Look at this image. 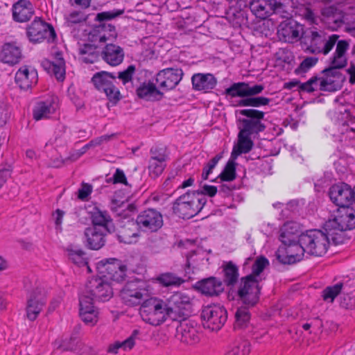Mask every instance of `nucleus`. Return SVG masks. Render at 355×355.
I'll return each mask as SVG.
<instances>
[{
    "label": "nucleus",
    "instance_id": "obj_1",
    "mask_svg": "<svg viewBox=\"0 0 355 355\" xmlns=\"http://www.w3.org/2000/svg\"><path fill=\"white\" fill-rule=\"evenodd\" d=\"M349 43L346 40L338 42L336 51L329 58V67L300 85L302 92L311 93L315 91L333 92L339 90L345 80V76L339 71L347 64L346 52Z\"/></svg>",
    "mask_w": 355,
    "mask_h": 355
},
{
    "label": "nucleus",
    "instance_id": "obj_2",
    "mask_svg": "<svg viewBox=\"0 0 355 355\" xmlns=\"http://www.w3.org/2000/svg\"><path fill=\"white\" fill-rule=\"evenodd\" d=\"M322 21L332 31H336L343 25L347 28L355 25V1L340 2L338 7L331 6L324 8L321 12Z\"/></svg>",
    "mask_w": 355,
    "mask_h": 355
},
{
    "label": "nucleus",
    "instance_id": "obj_3",
    "mask_svg": "<svg viewBox=\"0 0 355 355\" xmlns=\"http://www.w3.org/2000/svg\"><path fill=\"white\" fill-rule=\"evenodd\" d=\"M264 89L263 85L250 84L245 82L233 83L225 89L224 94L231 98H242L237 106L259 107L269 105L271 99L264 96H256Z\"/></svg>",
    "mask_w": 355,
    "mask_h": 355
},
{
    "label": "nucleus",
    "instance_id": "obj_4",
    "mask_svg": "<svg viewBox=\"0 0 355 355\" xmlns=\"http://www.w3.org/2000/svg\"><path fill=\"white\" fill-rule=\"evenodd\" d=\"M355 229V210L352 207H338L325 222L323 230L332 236V243L339 245L344 242V232Z\"/></svg>",
    "mask_w": 355,
    "mask_h": 355
},
{
    "label": "nucleus",
    "instance_id": "obj_5",
    "mask_svg": "<svg viewBox=\"0 0 355 355\" xmlns=\"http://www.w3.org/2000/svg\"><path fill=\"white\" fill-rule=\"evenodd\" d=\"M336 34L328 35L324 31L313 27L305 30L301 47L307 53L327 55L340 41Z\"/></svg>",
    "mask_w": 355,
    "mask_h": 355
},
{
    "label": "nucleus",
    "instance_id": "obj_6",
    "mask_svg": "<svg viewBox=\"0 0 355 355\" xmlns=\"http://www.w3.org/2000/svg\"><path fill=\"white\" fill-rule=\"evenodd\" d=\"M206 202V197L200 192H187L175 200L172 209L180 218L189 219L196 216Z\"/></svg>",
    "mask_w": 355,
    "mask_h": 355
},
{
    "label": "nucleus",
    "instance_id": "obj_7",
    "mask_svg": "<svg viewBox=\"0 0 355 355\" xmlns=\"http://www.w3.org/2000/svg\"><path fill=\"white\" fill-rule=\"evenodd\" d=\"M332 236L325 230H309L300 235V242L306 253L316 257L323 256L327 251Z\"/></svg>",
    "mask_w": 355,
    "mask_h": 355
},
{
    "label": "nucleus",
    "instance_id": "obj_8",
    "mask_svg": "<svg viewBox=\"0 0 355 355\" xmlns=\"http://www.w3.org/2000/svg\"><path fill=\"white\" fill-rule=\"evenodd\" d=\"M139 313L144 322L153 326L159 325L168 318L166 302L157 298L145 300L140 307Z\"/></svg>",
    "mask_w": 355,
    "mask_h": 355
},
{
    "label": "nucleus",
    "instance_id": "obj_9",
    "mask_svg": "<svg viewBox=\"0 0 355 355\" xmlns=\"http://www.w3.org/2000/svg\"><path fill=\"white\" fill-rule=\"evenodd\" d=\"M166 303L168 318L172 320H184L191 313V300L184 293H173Z\"/></svg>",
    "mask_w": 355,
    "mask_h": 355
},
{
    "label": "nucleus",
    "instance_id": "obj_10",
    "mask_svg": "<svg viewBox=\"0 0 355 355\" xmlns=\"http://www.w3.org/2000/svg\"><path fill=\"white\" fill-rule=\"evenodd\" d=\"M116 80L114 73L101 71L93 76L92 82L96 89L106 94L110 101L116 103L121 98L120 92L114 85Z\"/></svg>",
    "mask_w": 355,
    "mask_h": 355
},
{
    "label": "nucleus",
    "instance_id": "obj_11",
    "mask_svg": "<svg viewBox=\"0 0 355 355\" xmlns=\"http://www.w3.org/2000/svg\"><path fill=\"white\" fill-rule=\"evenodd\" d=\"M239 114L245 118L239 119L241 124L240 131L247 134L257 135L263 132L266 128L262 122L264 119L265 112L255 109H244L239 111Z\"/></svg>",
    "mask_w": 355,
    "mask_h": 355
},
{
    "label": "nucleus",
    "instance_id": "obj_12",
    "mask_svg": "<svg viewBox=\"0 0 355 355\" xmlns=\"http://www.w3.org/2000/svg\"><path fill=\"white\" fill-rule=\"evenodd\" d=\"M148 291L145 284L139 280L128 282L120 291V297L127 306L139 305L147 296Z\"/></svg>",
    "mask_w": 355,
    "mask_h": 355
},
{
    "label": "nucleus",
    "instance_id": "obj_13",
    "mask_svg": "<svg viewBox=\"0 0 355 355\" xmlns=\"http://www.w3.org/2000/svg\"><path fill=\"white\" fill-rule=\"evenodd\" d=\"M203 325L211 331H218L225 324L227 318L226 309L219 304L205 307L201 313Z\"/></svg>",
    "mask_w": 355,
    "mask_h": 355
},
{
    "label": "nucleus",
    "instance_id": "obj_14",
    "mask_svg": "<svg viewBox=\"0 0 355 355\" xmlns=\"http://www.w3.org/2000/svg\"><path fill=\"white\" fill-rule=\"evenodd\" d=\"M277 252V260L284 264H293L301 261L306 252L304 246L300 242V236L297 241L293 239L288 243H282Z\"/></svg>",
    "mask_w": 355,
    "mask_h": 355
},
{
    "label": "nucleus",
    "instance_id": "obj_15",
    "mask_svg": "<svg viewBox=\"0 0 355 355\" xmlns=\"http://www.w3.org/2000/svg\"><path fill=\"white\" fill-rule=\"evenodd\" d=\"M26 35L32 43H40L44 40L53 41L56 37L52 25L36 17L26 28Z\"/></svg>",
    "mask_w": 355,
    "mask_h": 355
},
{
    "label": "nucleus",
    "instance_id": "obj_16",
    "mask_svg": "<svg viewBox=\"0 0 355 355\" xmlns=\"http://www.w3.org/2000/svg\"><path fill=\"white\" fill-rule=\"evenodd\" d=\"M259 283V280L252 275H247L241 279L238 295L246 306H253L257 303L261 289Z\"/></svg>",
    "mask_w": 355,
    "mask_h": 355
},
{
    "label": "nucleus",
    "instance_id": "obj_17",
    "mask_svg": "<svg viewBox=\"0 0 355 355\" xmlns=\"http://www.w3.org/2000/svg\"><path fill=\"white\" fill-rule=\"evenodd\" d=\"M82 294L91 296L93 300L106 302L113 295L110 284L102 277H92L88 279L85 289Z\"/></svg>",
    "mask_w": 355,
    "mask_h": 355
},
{
    "label": "nucleus",
    "instance_id": "obj_18",
    "mask_svg": "<svg viewBox=\"0 0 355 355\" xmlns=\"http://www.w3.org/2000/svg\"><path fill=\"white\" fill-rule=\"evenodd\" d=\"M250 10L261 19H266L272 14H279L282 17L286 12V6L277 0H254L250 3Z\"/></svg>",
    "mask_w": 355,
    "mask_h": 355
},
{
    "label": "nucleus",
    "instance_id": "obj_19",
    "mask_svg": "<svg viewBox=\"0 0 355 355\" xmlns=\"http://www.w3.org/2000/svg\"><path fill=\"white\" fill-rule=\"evenodd\" d=\"M304 26L293 19H288L279 24L277 28V36L281 41L295 43L302 40Z\"/></svg>",
    "mask_w": 355,
    "mask_h": 355
},
{
    "label": "nucleus",
    "instance_id": "obj_20",
    "mask_svg": "<svg viewBox=\"0 0 355 355\" xmlns=\"http://www.w3.org/2000/svg\"><path fill=\"white\" fill-rule=\"evenodd\" d=\"M136 221L144 232H157L163 225L162 215L155 209H148L140 212Z\"/></svg>",
    "mask_w": 355,
    "mask_h": 355
},
{
    "label": "nucleus",
    "instance_id": "obj_21",
    "mask_svg": "<svg viewBox=\"0 0 355 355\" xmlns=\"http://www.w3.org/2000/svg\"><path fill=\"white\" fill-rule=\"evenodd\" d=\"M99 269L103 275L102 278L106 281L112 280L120 282L124 279L125 276L126 266L116 259L101 261Z\"/></svg>",
    "mask_w": 355,
    "mask_h": 355
},
{
    "label": "nucleus",
    "instance_id": "obj_22",
    "mask_svg": "<svg viewBox=\"0 0 355 355\" xmlns=\"http://www.w3.org/2000/svg\"><path fill=\"white\" fill-rule=\"evenodd\" d=\"M184 73L179 68H166L159 71L155 78L158 87L168 91L174 89L181 81Z\"/></svg>",
    "mask_w": 355,
    "mask_h": 355
},
{
    "label": "nucleus",
    "instance_id": "obj_23",
    "mask_svg": "<svg viewBox=\"0 0 355 355\" xmlns=\"http://www.w3.org/2000/svg\"><path fill=\"white\" fill-rule=\"evenodd\" d=\"M93 298L85 294L79 297V315L81 320L89 326H94L99 318L98 309L94 306Z\"/></svg>",
    "mask_w": 355,
    "mask_h": 355
},
{
    "label": "nucleus",
    "instance_id": "obj_24",
    "mask_svg": "<svg viewBox=\"0 0 355 355\" xmlns=\"http://www.w3.org/2000/svg\"><path fill=\"white\" fill-rule=\"evenodd\" d=\"M180 323L176 327V338L181 343L187 345H194L200 341V334L198 327L193 322L185 320H180Z\"/></svg>",
    "mask_w": 355,
    "mask_h": 355
},
{
    "label": "nucleus",
    "instance_id": "obj_25",
    "mask_svg": "<svg viewBox=\"0 0 355 355\" xmlns=\"http://www.w3.org/2000/svg\"><path fill=\"white\" fill-rule=\"evenodd\" d=\"M139 227L133 220H123L117 229V238L120 243L132 244L137 242L139 237Z\"/></svg>",
    "mask_w": 355,
    "mask_h": 355
},
{
    "label": "nucleus",
    "instance_id": "obj_26",
    "mask_svg": "<svg viewBox=\"0 0 355 355\" xmlns=\"http://www.w3.org/2000/svg\"><path fill=\"white\" fill-rule=\"evenodd\" d=\"M46 304V299L40 289L37 288L30 293L27 298L26 313L28 320L34 321Z\"/></svg>",
    "mask_w": 355,
    "mask_h": 355
},
{
    "label": "nucleus",
    "instance_id": "obj_27",
    "mask_svg": "<svg viewBox=\"0 0 355 355\" xmlns=\"http://www.w3.org/2000/svg\"><path fill=\"white\" fill-rule=\"evenodd\" d=\"M58 108V98L56 96H51L45 101H39L33 111V119L36 121L49 119Z\"/></svg>",
    "mask_w": 355,
    "mask_h": 355
},
{
    "label": "nucleus",
    "instance_id": "obj_28",
    "mask_svg": "<svg viewBox=\"0 0 355 355\" xmlns=\"http://www.w3.org/2000/svg\"><path fill=\"white\" fill-rule=\"evenodd\" d=\"M15 80L21 89L27 90L37 83V72L33 67L22 66L16 72Z\"/></svg>",
    "mask_w": 355,
    "mask_h": 355
},
{
    "label": "nucleus",
    "instance_id": "obj_29",
    "mask_svg": "<svg viewBox=\"0 0 355 355\" xmlns=\"http://www.w3.org/2000/svg\"><path fill=\"white\" fill-rule=\"evenodd\" d=\"M12 14L15 21L24 23L32 18L35 14V10L30 1L19 0L12 5Z\"/></svg>",
    "mask_w": 355,
    "mask_h": 355
},
{
    "label": "nucleus",
    "instance_id": "obj_30",
    "mask_svg": "<svg viewBox=\"0 0 355 355\" xmlns=\"http://www.w3.org/2000/svg\"><path fill=\"white\" fill-rule=\"evenodd\" d=\"M101 55L102 59L109 65H119L124 59V51L120 46L114 44H107L103 49Z\"/></svg>",
    "mask_w": 355,
    "mask_h": 355
},
{
    "label": "nucleus",
    "instance_id": "obj_31",
    "mask_svg": "<svg viewBox=\"0 0 355 355\" xmlns=\"http://www.w3.org/2000/svg\"><path fill=\"white\" fill-rule=\"evenodd\" d=\"M191 83L195 91L207 93L216 87L217 80L211 73H198L192 76Z\"/></svg>",
    "mask_w": 355,
    "mask_h": 355
},
{
    "label": "nucleus",
    "instance_id": "obj_32",
    "mask_svg": "<svg viewBox=\"0 0 355 355\" xmlns=\"http://www.w3.org/2000/svg\"><path fill=\"white\" fill-rule=\"evenodd\" d=\"M42 65L45 70L49 74L53 75L58 80H64L65 78V62L61 53H56L53 61L45 60Z\"/></svg>",
    "mask_w": 355,
    "mask_h": 355
},
{
    "label": "nucleus",
    "instance_id": "obj_33",
    "mask_svg": "<svg viewBox=\"0 0 355 355\" xmlns=\"http://www.w3.org/2000/svg\"><path fill=\"white\" fill-rule=\"evenodd\" d=\"M196 288L207 296H218L224 291L223 282L214 277L198 282Z\"/></svg>",
    "mask_w": 355,
    "mask_h": 355
},
{
    "label": "nucleus",
    "instance_id": "obj_34",
    "mask_svg": "<svg viewBox=\"0 0 355 355\" xmlns=\"http://www.w3.org/2000/svg\"><path fill=\"white\" fill-rule=\"evenodd\" d=\"M115 27L110 24L103 23L96 26L90 34L92 42L100 43L112 40L116 37Z\"/></svg>",
    "mask_w": 355,
    "mask_h": 355
},
{
    "label": "nucleus",
    "instance_id": "obj_35",
    "mask_svg": "<svg viewBox=\"0 0 355 355\" xmlns=\"http://www.w3.org/2000/svg\"><path fill=\"white\" fill-rule=\"evenodd\" d=\"M107 233L98 230L96 227L86 228L84 234L88 248L96 250L101 248L105 245V236Z\"/></svg>",
    "mask_w": 355,
    "mask_h": 355
},
{
    "label": "nucleus",
    "instance_id": "obj_36",
    "mask_svg": "<svg viewBox=\"0 0 355 355\" xmlns=\"http://www.w3.org/2000/svg\"><path fill=\"white\" fill-rule=\"evenodd\" d=\"M21 57V49L16 43H6L2 46L0 58L3 62L15 64L20 61Z\"/></svg>",
    "mask_w": 355,
    "mask_h": 355
},
{
    "label": "nucleus",
    "instance_id": "obj_37",
    "mask_svg": "<svg viewBox=\"0 0 355 355\" xmlns=\"http://www.w3.org/2000/svg\"><path fill=\"white\" fill-rule=\"evenodd\" d=\"M92 227L110 232L112 228V220L107 211L95 208L92 212Z\"/></svg>",
    "mask_w": 355,
    "mask_h": 355
},
{
    "label": "nucleus",
    "instance_id": "obj_38",
    "mask_svg": "<svg viewBox=\"0 0 355 355\" xmlns=\"http://www.w3.org/2000/svg\"><path fill=\"white\" fill-rule=\"evenodd\" d=\"M137 96L147 101H158L162 98L161 92L153 83H144L137 89Z\"/></svg>",
    "mask_w": 355,
    "mask_h": 355
},
{
    "label": "nucleus",
    "instance_id": "obj_39",
    "mask_svg": "<svg viewBox=\"0 0 355 355\" xmlns=\"http://www.w3.org/2000/svg\"><path fill=\"white\" fill-rule=\"evenodd\" d=\"M139 334V331L135 329L131 335L125 340L122 342H115L114 344L110 345L107 349V352L112 354H117L119 349L123 350H130L135 345V340Z\"/></svg>",
    "mask_w": 355,
    "mask_h": 355
},
{
    "label": "nucleus",
    "instance_id": "obj_40",
    "mask_svg": "<svg viewBox=\"0 0 355 355\" xmlns=\"http://www.w3.org/2000/svg\"><path fill=\"white\" fill-rule=\"evenodd\" d=\"M251 134H247L239 131L238 138L239 143L237 149L235 148L232 153V157H236L237 155L242 153H249L253 147V141L250 138Z\"/></svg>",
    "mask_w": 355,
    "mask_h": 355
},
{
    "label": "nucleus",
    "instance_id": "obj_41",
    "mask_svg": "<svg viewBox=\"0 0 355 355\" xmlns=\"http://www.w3.org/2000/svg\"><path fill=\"white\" fill-rule=\"evenodd\" d=\"M342 292H348V284L339 282L326 287L322 291V298L324 301L332 303Z\"/></svg>",
    "mask_w": 355,
    "mask_h": 355
},
{
    "label": "nucleus",
    "instance_id": "obj_42",
    "mask_svg": "<svg viewBox=\"0 0 355 355\" xmlns=\"http://www.w3.org/2000/svg\"><path fill=\"white\" fill-rule=\"evenodd\" d=\"M299 232L300 226L298 223L293 221L286 222L281 229L279 240L282 243H288L293 239L295 240V235L298 234Z\"/></svg>",
    "mask_w": 355,
    "mask_h": 355
},
{
    "label": "nucleus",
    "instance_id": "obj_43",
    "mask_svg": "<svg viewBox=\"0 0 355 355\" xmlns=\"http://www.w3.org/2000/svg\"><path fill=\"white\" fill-rule=\"evenodd\" d=\"M79 54L80 55V59L82 62L87 64H92L95 62L99 57L98 51L97 48L90 44H85L80 48Z\"/></svg>",
    "mask_w": 355,
    "mask_h": 355
},
{
    "label": "nucleus",
    "instance_id": "obj_44",
    "mask_svg": "<svg viewBox=\"0 0 355 355\" xmlns=\"http://www.w3.org/2000/svg\"><path fill=\"white\" fill-rule=\"evenodd\" d=\"M224 282L228 286H233L239 279V268L232 261H229L223 266Z\"/></svg>",
    "mask_w": 355,
    "mask_h": 355
},
{
    "label": "nucleus",
    "instance_id": "obj_45",
    "mask_svg": "<svg viewBox=\"0 0 355 355\" xmlns=\"http://www.w3.org/2000/svg\"><path fill=\"white\" fill-rule=\"evenodd\" d=\"M157 281L164 286H180L184 280L173 272H165L159 275Z\"/></svg>",
    "mask_w": 355,
    "mask_h": 355
},
{
    "label": "nucleus",
    "instance_id": "obj_46",
    "mask_svg": "<svg viewBox=\"0 0 355 355\" xmlns=\"http://www.w3.org/2000/svg\"><path fill=\"white\" fill-rule=\"evenodd\" d=\"M250 318V315L247 307L238 308L235 313L234 329H243L247 327Z\"/></svg>",
    "mask_w": 355,
    "mask_h": 355
},
{
    "label": "nucleus",
    "instance_id": "obj_47",
    "mask_svg": "<svg viewBox=\"0 0 355 355\" xmlns=\"http://www.w3.org/2000/svg\"><path fill=\"white\" fill-rule=\"evenodd\" d=\"M268 265L269 261L265 257H257L252 266V273L250 275H252L254 278L261 281L260 274Z\"/></svg>",
    "mask_w": 355,
    "mask_h": 355
},
{
    "label": "nucleus",
    "instance_id": "obj_48",
    "mask_svg": "<svg viewBox=\"0 0 355 355\" xmlns=\"http://www.w3.org/2000/svg\"><path fill=\"white\" fill-rule=\"evenodd\" d=\"M68 256L69 259L78 266L87 264L85 252L80 249H68Z\"/></svg>",
    "mask_w": 355,
    "mask_h": 355
},
{
    "label": "nucleus",
    "instance_id": "obj_49",
    "mask_svg": "<svg viewBox=\"0 0 355 355\" xmlns=\"http://www.w3.org/2000/svg\"><path fill=\"white\" fill-rule=\"evenodd\" d=\"M124 13L123 9H116L109 11H104L96 15L95 20L101 24L106 23L107 21L115 19Z\"/></svg>",
    "mask_w": 355,
    "mask_h": 355
},
{
    "label": "nucleus",
    "instance_id": "obj_50",
    "mask_svg": "<svg viewBox=\"0 0 355 355\" xmlns=\"http://www.w3.org/2000/svg\"><path fill=\"white\" fill-rule=\"evenodd\" d=\"M166 166V164L164 162H157L155 159H149L148 167L149 175L153 178H157L162 173Z\"/></svg>",
    "mask_w": 355,
    "mask_h": 355
},
{
    "label": "nucleus",
    "instance_id": "obj_51",
    "mask_svg": "<svg viewBox=\"0 0 355 355\" xmlns=\"http://www.w3.org/2000/svg\"><path fill=\"white\" fill-rule=\"evenodd\" d=\"M233 161H228L223 172L219 175L223 181H232L236 178V166Z\"/></svg>",
    "mask_w": 355,
    "mask_h": 355
},
{
    "label": "nucleus",
    "instance_id": "obj_52",
    "mask_svg": "<svg viewBox=\"0 0 355 355\" xmlns=\"http://www.w3.org/2000/svg\"><path fill=\"white\" fill-rule=\"evenodd\" d=\"M340 306L343 308L350 309L355 306V296L348 286V292H342L340 296Z\"/></svg>",
    "mask_w": 355,
    "mask_h": 355
},
{
    "label": "nucleus",
    "instance_id": "obj_53",
    "mask_svg": "<svg viewBox=\"0 0 355 355\" xmlns=\"http://www.w3.org/2000/svg\"><path fill=\"white\" fill-rule=\"evenodd\" d=\"M150 159H155V161L157 162L166 163V159L168 158L166 147L154 146L150 149Z\"/></svg>",
    "mask_w": 355,
    "mask_h": 355
},
{
    "label": "nucleus",
    "instance_id": "obj_54",
    "mask_svg": "<svg viewBox=\"0 0 355 355\" xmlns=\"http://www.w3.org/2000/svg\"><path fill=\"white\" fill-rule=\"evenodd\" d=\"M222 157L223 155L221 153L217 154L205 164L202 173V180H205L208 179L209 174L211 173L213 169L215 168Z\"/></svg>",
    "mask_w": 355,
    "mask_h": 355
},
{
    "label": "nucleus",
    "instance_id": "obj_55",
    "mask_svg": "<svg viewBox=\"0 0 355 355\" xmlns=\"http://www.w3.org/2000/svg\"><path fill=\"white\" fill-rule=\"evenodd\" d=\"M318 58L315 57H306L302 60L300 66L296 69L297 73H305L311 67L316 64Z\"/></svg>",
    "mask_w": 355,
    "mask_h": 355
},
{
    "label": "nucleus",
    "instance_id": "obj_56",
    "mask_svg": "<svg viewBox=\"0 0 355 355\" xmlns=\"http://www.w3.org/2000/svg\"><path fill=\"white\" fill-rule=\"evenodd\" d=\"M135 69H136L134 65H130L125 70L119 72L117 78L122 81L123 85H125L126 83L132 81Z\"/></svg>",
    "mask_w": 355,
    "mask_h": 355
},
{
    "label": "nucleus",
    "instance_id": "obj_57",
    "mask_svg": "<svg viewBox=\"0 0 355 355\" xmlns=\"http://www.w3.org/2000/svg\"><path fill=\"white\" fill-rule=\"evenodd\" d=\"M67 19L69 23L78 24L85 21V17L82 12L73 11L68 15Z\"/></svg>",
    "mask_w": 355,
    "mask_h": 355
},
{
    "label": "nucleus",
    "instance_id": "obj_58",
    "mask_svg": "<svg viewBox=\"0 0 355 355\" xmlns=\"http://www.w3.org/2000/svg\"><path fill=\"white\" fill-rule=\"evenodd\" d=\"M92 187L89 184L83 183L81 188L78 189V197L80 200H85L92 193Z\"/></svg>",
    "mask_w": 355,
    "mask_h": 355
},
{
    "label": "nucleus",
    "instance_id": "obj_59",
    "mask_svg": "<svg viewBox=\"0 0 355 355\" xmlns=\"http://www.w3.org/2000/svg\"><path fill=\"white\" fill-rule=\"evenodd\" d=\"M112 180L114 184L121 183L125 185L128 184L124 172L120 168H116L112 176Z\"/></svg>",
    "mask_w": 355,
    "mask_h": 355
},
{
    "label": "nucleus",
    "instance_id": "obj_60",
    "mask_svg": "<svg viewBox=\"0 0 355 355\" xmlns=\"http://www.w3.org/2000/svg\"><path fill=\"white\" fill-rule=\"evenodd\" d=\"M202 189V192L200 193H202L204 196H205V194H206L210 197H213L217 193V188L215 186L204 185Z\"/></svg>",
    "mask_w": 355,
    "mask_h": 355
},
{
    "label": "nucleus",
    "instance_id": "obj_61",
    "mask_svg": "<svg viewBox=\"0 0 355 355\" xmlns=\"http://www.w3.org/2000/svg\"><path fill=\"white\" fill-rule=\"evenodd\" d=\"M64 212L60 209H57L55 212V224L56 229H61V224L62 223V218L64 216Z\"/></svg>",
    "mask_w": 355,
    "mask_h": 355
},
{
    "label": "nucleus",
    "instance_id": "obj_62",
    "mask_svg": "<svg viewBox=\"0 0 355 355\" xmlns=\"http://www.w3.org/2000/svg\"><path fill=\"white\" fill-rule=\"evenodd\" d=\"M250 349L248 348L246 352L243 351L242 354L240 353V347L235 346L232 349L229 350L225 355H246Z\"/></svg>",
    "mask_w": 355,
    "mask_h": 355
},
{
    "label": "nucleus",
    "instance_id": "obj_63",
    "mask_svg": "<svg viewBox=\"0 0 355 355\" xmlns=\"http://www.w3.org/2000/svg\"><path fill=\"white\" fill-rule=\"evenodd\" d=\"M347 72L350 75L349 83L355 84V65L352 64L347 69Z\"/></svg>",
    "mask_w": 355,
    "mask_h": 355
},
{
    "label": "nucleus",
    "instance_id": "obj_64",
    "mask_svg": "<svg viewBox=\"0 0 355 355\" xmlns=\"http://www.w3.org/2000/svg\"><path fill=\"white\" fill-rule=\"evenodd\" d=\"M74 2L76 5L87 8L90 6L91 0H74Z\"/></svg>",
    "mask_w": 355,
    "mask_h": 355
}]
</instances>
